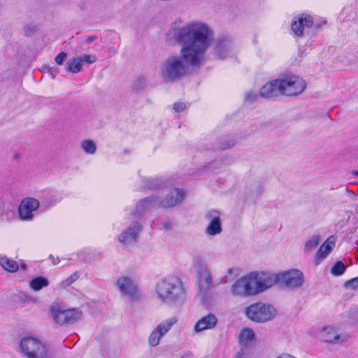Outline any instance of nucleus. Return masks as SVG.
I'll list each match as a JSON object with an SVG mask.
<instances>
[{
	"instance_id": "obj_1",
	"label": "nucleus",
	"mask_w": 358,
	"mask_h": 358,
	"mask_svg": "<svg viewBox=\"0 0 358 358\" xmlns=\"http://www.w3.org/2000/svg\"><path fill=\"white\" fill-rule=\"evenodd\" d=\"M169 43L181 45L180 55H173L162 63L159 76L166 83H174L187 73L189 67H199L205 61L206 50L214 38L213 29L206 23L192 20L184 24L178 19L173 22L166 36Z\"/></svg>"
},
{
	"instance_id": "obj_2",
	"label": "nucleus",
	"mask_w": 358,
	"mask_h": 358,
	"mask_svg": "<svg viewBox=\"0 0 358 358\" xmlns=\"http://www.w3.org/2000/svg\"><path fill=\"white\" fill-rule=\"evenodd\" d=\"M157 299L163 303L178 306L185 301V289L182 280L176 276L164 278L155 287Z\"/></svg>"
},
{
	"instance_id": "obj_3",
	"label": "nucleus",
	"mask_w": 358,
	"mask_h": 358,
	"mask_svg": "<svg viewBox=\"0 0 358 358\" xmlns=\"http://www.w3.org/2000/svg\"><path fill=\"white\" fill-rule=\"evenodd\" d=\"M50 314L52 320L59 325H67L79 321L83 312L78 308H67L60 303H53L50 306Z\"/></svg>"
},
{
	"instance_id": "obj_4",
	"label": "nucleus",
	"mask_w": 358,
	"mask_h": 358,
	"mask_svg": "<svg viewBox=\"0 0 358 358\" xmlns=\"http://www.w3.org/2000/svg\"><path fill=\"white\" fill-rule=\"evenodd\" d=\"M278 314L277 309L271 304L257 302L245 309L247 318L256 323H265L272 320Z\"/></svg>"
},
{
	"instance_id": "obj_5",
	"label": "nucleus",
	"mask_w": 358,
	"mask_h": 358,
	"mask_svg": "<svg viewBox=\"0 0 358 358\" xmlns=\"http://www.w3.org/2000/svg\"><path fill=\"white\" fill-rule=\"evenodd\" d=\"M315 336L320 341L331 345H342L350 337L348 333L334 325H326L318 329Z\"/></svg>"
},
{
	"instance_id": "obj_6",
	"label": "nucleus",
	"mask_w": 358,
	"mask_h": 358,
	"mask_svg": "<svg viewBox=\"0 0 358 358\" xmlns=\"http://www.w3.org/2000/svg\"><path fill=\"white\" fill-rule=\"evenodd\" d=\"M20 350L27 358H47L50 356L43 343L34 337H25L20 343Z\"/></svg>"
},
{
	"instance_id": "obj_7",
	"label": "nucleus",
	"mask_w": 358,
	"mask_h": 358,
	"mask_svg": "<svg viewBox=\"0 0 358 358\" xmlns=\"http://www.w3.org/2000/svg\"><path fill=\"white\" fill-rule=\"evenodd\" d=\"M280 94L285 96H296L301 94L306 87V83L301 78L292 75L278 79Z\"/></svg>"
},
{
	"instance_id": "obj_8",
	"label": "nucleus",
	"mask_w": 358,
	"mask_h": 358,
	"mask_svg": "<svg viewBox=\"0 0 358 358\" xmlns=\"http://www.w3.org/2000/svg\"><path fill=\"white\" fill-rule=\"evenodd\" d=\"M232 295L240 297H250L257 295L251 273L238 278L231 285Z\"/></svg>"
},
{
	"instance_id": "obj_9",
	"label": "nucleus",
	"mask_w": 358,
	"mask_h": 358,
	"mask_svg": "<svg viewBox=\"0 0 358 358\" xmlns=\"http://www.w3.org/2000/svg\"><path fill=\"white\" fill-rule=\"evenodd\" d=\"M257 294L265 292L278 283V273L268 271L251 272Z\"/></svg>"
},
{
	"instance_id": "obj_10",
	"label": "nucleus",
	"mask_w": 358,
	"mask_h": 358,
	"mask_svg": "<svg viewBox=\"0 0 358 358\" xmlns=\"http://www.w3.org/2000/svg\"><path fill=\"white\" fill-rule=\"evenodd\" d=\"M278 284L287 288L300 287L304 282V275L299 269H289L278 273Z\"/></svg>"
},
{
	"instance_id": "obj_11",
	"label": "nucleus",
	"mask_w": 358,
	"mask_h": 358,
	"mask_svg": "<svg viewBox=\"0 0 358 358\" xmlns=\"http://www.w3.org/2000/svg\"><path fill=\"white\" fill-rule=\"evenodd\" d=\"M208 224L205 229V233L209 236H216L222 233L221 213L217 210H210L205 215Z\"/></svg>"
},
{
	"instance_id": "obj_12",
	"label": "nucleus",
	"mask_w": 358,
	"mask_h": 358,
	"mask_svg": "<svg viewBox=\"0 0 358 358\" xmlns=\"http://www.w3.org/2000/svg\"><path fill=\"white\" fill-rule=\"evenodd\" d=\"M116 285L120 292L132 300L138 299L141 294L133 280L127 276H122L116 281Z\"/></svg>"
},
{
	"instance_id": "obj_13",
	"label": "nucleus",
	"mask_w": 358,
	"mask_h": 358,
	"mask_svg": "<svg viewBox=\"0 0 358 358\" xmlns=\"http://www.w3.org/2000/svg\"><path fill=\"white\" fill-rule=\"evenodd\" d=\"M232 42L227 37H220L215 39L213 44V52L214 57L223 59L227 58L232 52Z\"/></svg>"
},
{
	"instance_id": "obj_14",
	"label": "nucleus",
	"mask_w": 358,
	"mask_h": 358,
	"mask_svg": "<svg viewBox=\"0 0 358 358\" xmlns=\"http://www.w3.org/2000/svg\"><path fill=\"white\" fill-rule=\"evenodd\" d=\"M194 266L199 268V283L201 287L203 289H208L212 284L213 278L211 273L204 264L202 259L196 257L194 259Z\"/></svg>"
},
{
	"instance_id": "obj_15",
	"label": "nucleus",
	"mask_w": 358,
	"mask_h": 358,
	"mask_svg": "<svg viewBox=\"0 0 358 358\" xmlns=\"http://www.w3.org/2000/svg\"><path fill=\"white\" fill-rule=\"evenodd\" d=\"M141 230V227L136 221L133 222L129 227L122 231L118 240L123 245H129L136 242Z\"/></svg>"
},
{
	"instance_id": "obj_16",
	"label": "nucleus",
	"mask_w": 358,
	"mask_h": 358,
	"mask_svg": "<svg viewBox=\"0 0 358 358\" xmlns=\"http://www.w3.org/2000/svg\"><path fill=\"white\" fill-rule=\"evenodd\" d=\"M39 202L33 198H26L22 200L19 206V215L23 220H29L33 217L32 213L38 209Z\"/></svg>"
},
{
	"instance_id": "obj_17",
	"label": "nucleus",
	"mask_w": 358,
	"mask_h": 358,
	"mask_svg": "<svg viewBox=\"0 0 358 358\" xmlns=\"http://www.w3.org/2000/svg\"><path fill=\"white\" fill-rule=\"evenodd\" d=\"M313 24V17L306 14L301 15L297 20L292 21L291 29L296 36L302 37L306 29L310 28Z\"/></svg>"
},
{
	"instance_id": "obj_18",
	"label": "nucleus",
	"mask_w": 358,
	"mask_h": 358,
	"mask_svg": "<svg viewBox=\"0 0 358 358\" xmlns=\"http://www.w3.org/2000/svg\"><path fill=\"white\" fill-rule=\"evenodd\" d=\"M185 192L182 189H173L168 196L162 201L164 208H171L180 204L185 199Z\"/></svg>"
},
{
	"instance_id": "obj_19",
	"label": "nucleus",
	"mask_w": 358,
	"mask_h": 358,
	"mask_svg": "<svg viewBox=\"0 0 358 358\" xmlns=\"http://www.w3.org/2000/svg\"><path fill=\"white\" fill-rule=\"evenodd\" d=\"M217 323V318L213 314L207 315L199 320L194 327V330L196 333L213 329Z\"/></svg>"
},
{
	"instance_id": "obj_20",
	"label": "nucleus",
	"mask_w": 358,
	"mask_h": 358,
	"mask_svg": "<svg viewBox=\"0 0 358 358\" xmlns=\"http://www.w3.org/2000/svg\"><path fill=\"white\" fill-rule=\"evenodd\" d=\"M336 238L334 236L329 237L320 246L315 255V264H319L331 252L335 246Z\"/></svg>"
},
{
	"instance_id": "obj_21",
	"label": "nucleus",
	"mask_w": 358,
	"mask_h": 358,
	"mask_svg": "<svg viewBox=\"0 0 358 358\" xmlns=\"http://www.w3.org/2000/svg\"><path fill=\"white\" fill-rule=\"evenodd\" d=\"M278 93H280L278 79L266 83L259 90V96L266 99L276 96Z\"/></svg>"
},
{
	"instance_id": "obj_22",
	"label": "nucleus",
	"mask_w": 358,
	"mask_h": 358,
	"mask_svg": "<svg viewBox=\"0 0 358 358\" xmlns=\"http://www.w3.org/2000/svg\"><path fill=\"white\" fill-rule=\"evenodd\" d=\"M177 322L176 317H171L160 322L155 328L164 336Z\"/></svg>"
},
{
	"instance_id": "obj_23",
	"label": "nucleus",
	"mask_w": 358,
	"mask_h": 358,
	"mask_svg": "<svg viewBox=\"0 0 358 358\" xmlns=\"http://www.w3.org/2000/svg\"><path fill=\"white\" fill-rule=\"evenodd\" d=\"M0 266L6 271L14 273L19 268L18 264L7 257H0Z\"/></svg>"
},
{
	"instance_id": "obj_24",
	"label": "nucleus",
	"mask_w": 358,
	"mask_h": 358,
	"mask_svg": "<svg viewBox=\"0 0 358 358\" xmlns=\"http://www.w3.org/2000/svg\"><path fill=\"white\" fill-rule=\"evenodd\" d=\"M29 285L33 291L39 292L49 285V281L44 277L38 276L32 279Z\"/></svg>"
},
{
	"instance_id": "obj_25",
	"label": "nucleus",
	"mask_w": 358,
	"mask_h": 358,
	"mask_svg": "<svg viewBox=\"0 0 358 358\" xmlns=\"http://www.w3.org/2000/svg\"><path fill=\"white\" fill-rule=\"evenodd\" d=\"M82 60L79 57H73L66 64V71L72 73H78L82 69Z\"/></svg>"
},
{
	"instance_id": "obj_26",
	"label": "nucleus",
	"mask_w": 358,
	"mask_h": 358,
	"mask_svg": "<svg viewBox=\"0 0 358 358\" xmlns=\"http://www.w3.org/2000/svg\"><path fill=\"white\" fill-rule=\"evenodd\" d=\"M80 148L85 154L90 155H94L97 150L96 143L91 139L83 140L80 143Z\"/></svg>"
},
{
	"instance_id": "obj_27",
	"label": "nucleus",
	"mask_w": 358,
	"mask_h": 358,
	"mask_svg": "<svg viewBox=\"0 0 358 358\" xmlns=\"http://www.w3.org/2000/svg\"><path fill=\"white\" fill-rule=\"evenodd\" d=\"M255 340V333L249 328L243 329L239 334V341L243 345H248Z\"/></svg>"
},
{
	"instance_id": "obj_28",
	"label": "nucleus",
	"mask_w": 358,
	"mask_h": 358,
	"mask_svg": "<svg viewBox=\"0 0 358 358\" xmlns=\"http://www.w3.org/2000/svg\"><path fill=\"white\" fill-rule=\"evenodd\" d=\"M147 86V80L143 76H138L132 84V91L138 93L145 90Z\"/></svg>"
},
{
	"instance_id": "obj_29",
	"label": "nucleus",
	"mask_w": 358,
	"mask_h": 358,
	"mask_svg": "<svg viewBox=\"0 0 358 358\" xmlns=\"http://www.w3.org/2000/svg\"><path fill=\"white\" fill-rule=\"evenodd\" d=\"M321 238L319 235H314L311 238H310L305 244V250L306 252H310L314 250L319 243L320 242Z\"/></svg>"
},
{
	"instance_id": "obj_30",
	"label": "nucleus",
	"mask_w": 358,
	"mask_h": 358,
	"mask_svg": "<svg viewBox=\"0 0 358 358\" xmlns=\"http://www.w3.org/2000/svg\"><path fill=\"white\" fill-rule=\"evenodd\" d=\"M80 277V275L78 272H74L72 273L69 278L62 280L59 285L58 287L61 289H65L67 287L71 285L74 282H76Z\"/></svg>"
},
{
	"instance_id": "obj_31",
	"label": "nucleus",
	"mask_w": 358,
	"mask_h": 358,
	"mask_svg": "<svg viewBox=\"0 0 358 358\" xmlns=\"http://www.w3.org/2000/svg\"><path fill=\"white\" fill-rule=\"evenodd\" d=\"M164 336L155 328L150 334L148 343L151 346H157Z\"/></svg>"
},
{
	"instance_id": "obj_32",
	"label": "nucleus",
	"mask_w": 358,
	"mask_h": 358,
	"mask_svg": "<svg viewBox=\"0 0 358 358\" xmlns=\"http://www.w3.org/2000/svg\"><path fill=\"white\" fill-rule=\"evenodd\" d=\"M345 271V266L341 261H338L331 268V273L334 276L342 275Z\"/></svg>"
},
{
	"instance_id": "obj_33",
	"label": "nucleus",
	"mask_w": 358,
	"mask_h": 358,
	"mask_svg": "<svg viewBox=\"0 0 358 358\" xmlns=\"http://www.w3.org/2000/svg\"><path fill=\"white\" fill-rule=\"evenodd\" d=\"M259 94H257L252 91L247 92L245 94V101L248 103H253L258 100Z\"/></svg>"
},
{
	"instance_id": "obj_34",
	"label": "nucleus",
	"mask_w": 358,
	"mask_h": 358,
	"mask_svg": "<svg viewBox=\"0 0 358 358\" xmlns=\"http://www.w3.org/2000/svg\"><path fill=\"white\" fill-rule=\"evenodd\" d=\"M79 57L82 60V64H83V63L92 64L97 61L96 57L94 55H84Z\"/></svg>"
},
{
	"instance_id": "obj_35",
	"label": "nucleus",
	"mask_w": 358,
	"mask_h": 358,
	"mask_svg": "<svg viewBox=\"0 0 358 358\" xmlns=\"http://www.w3.org/2000/svg\"><path fill=\"white\" fill-rule=\"evenodd\" d=\"M148 204V200L145 199L143 201H141L138 203L136 206L137 211L134 213L135 216H139L141 213L146 208Z\"/></svg>"
},
{
	"instance_id": "obj_36",
	"label": "nucleus",
	"mask_w": 358,
	"mask_h": 358,
	"mask_svg": "<svg viewBox=\"0 0 358 358\" xmlns=\"http://www.w3.org/2000/svg\"><path fill=\"white\" fill-rule=\"evenodd\" d=\"M345 287L352 289H358V277L352 278L345 282Z\"/></svg>"
},
{
	"instance_id": "obj_37",
	"label": "nucleus",
	"mask_w": 358,
	"mask_h": 358,
	"mask_svg": "<svg viewBox=\"0 0 358 358\" xmlns=\"http://www.w3.org/2000/svg\"><path fill=\"white\" fill-rule=\"evenodd\" d=\"M22 152L19 150H16L13 153L12 155V160L14 162L19 163L22 160Z\"/></svg>"
},
{
	"instance_id": "obj_38",
	"label": "nucleus",
	"mask_w": 358,
	"mask_h": 358,
	"mask_svg": "<svg viewBox=\"0 0 358 358\" xmlns=\"http://www.w3.org/2000/svg\"><path fill=\"white\" fill-rule=\"evenodd\" d=\"M66 53L65 52H60L59 55H57L55 57V62L57 64L62 65L64 63V59L66 58Z\"/></svg>"
},
{
	"instance_id": "obj_39",
	"label": "nucleus",
	"mask_w": 358,
	"mask_h": 358,
	"mask_svg": "<svg viewBox=\"0 0 358 358\" xmlns=\"http://www.w3.org/2000/svg\"><path fill=\"white\" fill-rule=\"evenodd\" d=\"M185 108L186 106L184 103H176L173 106V109L178 113L183 111Z\"/></svg>"
},
{
	"instance_id": "obj_40",
	"label": "nucleus",
	"mask_w": 358,
	"mask_h": 358,
	"mask_svg": "<svg viewBox=\"0 0 358 358\" xmlns=\"http://www.w3.org/2000/svg\"><path fill=\"white\" fill-rule=\"evenodd\" d=\"M234 145V141H228L226 142L225 145H223L222 146V148L223 149H228V148H231Z\"/></svg>"
},
{
	"instance_id": "obj_41",
	"label": "nucleus",
	"mask_w": 358,
	"mask_h": 358,
	"mask_svg": "<svg viewBox=\"0 0 358 358\" xmlns=\"http://www.w3.org/2000/svg\"><path fill=\"white\" fill-rule=\"evenodd\" d=\"M96 39V36L95 35H92V36H87L85 38V41L87 43H92V41H94V40Z\"/></svg>"
},
{
	"instance_id": "obj_42",
	"label": "nucleus",
	"mask_w": 358,
	"mask_h": 358,
	"mask_svg": "<svg viewBox=\"0 0 358 358\" xmlns=\"http://www.w3.org/2000/svg\"><path fill=\"white\" fill-rule=\"evenodd\" d=\"M351 175L352 177L358 178V170H355L351 172Z\"/></svg>"
},
{
	"instance_id": "obj_43",
	"label": "nucleus",
	"mask_w": 358,
	"mask_h": 358,
	"mask_svg": "<svg viewBox=\"0 0 358 358\" xmlns=\"http://www.w3.org/2000/svg\"><path fill=\"white\" fill-rule=\"evenodd\" d=\"M108 50H109V52H112L113 54H116L117 53V50L115 49H114L113 48H109Z\"/></svg>"
},
{
	"instance_id": "obj_44",
	"label": "nucleus",
	"mask_w": 358,
	"mask_h": 358,
	"mask_svg": "<svg viewBox=\"0 0 358 358\" xmlns=\"http://www.w3.org/2000/svg\"><path fill=\"white\" fill-rule=\"evenodd\" d=\"M21 268L23 269V270H26L27 268V266L25 264H21Z\"/></svg>"
},
{
	"instance_id": "obj_45",
	"label": "nucleus",
	"mask_w": 358,
	"mask_h": 358,
	"mask_svg": "<svg viewBox=\"0 0 358 358\" xmlns=\"http://www.w3.org/2000/svg\"><path fill=\"white\" fill-rule=\"evenodd\" d=\"M2 213H3V209H2L1 204L0 203V216L2 215Z\"/></svg>"
}]
</instances>
